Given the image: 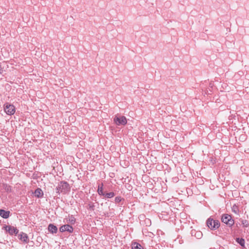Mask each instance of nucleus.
Returning <instances> with one entry per match:
<instances>
[{
	"label": "nucleus",
	"mask_w": 249,
	"mask_h": 249,
	"mask_svg": "<svg viewBox=\"0 0 249 249\" xmlns=\"http://www.w3.org/2000/svg\"><path fill=\"white\" fill-rule=\"evenodd\" d=\"M58 193H67L70 190L69 185L67 182L62 181L56 188Z\"/></svg>",
	"instance_id": "nucleus-1"
},
{
	"label": "nucleus",
	"mask_w": 249,
	"mask_h": 249,
	"mask_svg": "<svg viewBox=\"0 0 249 249\" xmlns=\"http://www.w3.org/2000/svg\"><path fill=\"white\" fill-rule=\"evenodd\" d=\"M207 225L211 230H214L219 227L220 222L219 221L214 220L210 217L207 220Z\"/></svg>",
	"instance_id": "nucleus-2"
},
{
	"label": "nucleus",
	"mask_w": 249,
	"mask_h": 249,
	"mask_svg": "<svg viewBox=\"0 0 249 249\" xmlns=\"http://www.w3.org/2000/svg\"><path fill=\"white\" fill-rule=\"evenodd\" d=\"M4 110L5 112L9 115H13L16 111L15 106L8 103L4 105Z\"/></svg>",
	"instance_id": "nucleus-3"
},
{
	"label": "nucleus",
	"mask_w": 249,
	"mask_h": 249,
	"mask_svg": "<svg viewBox=\"0 0 249 249\" xmlns=\"http://www.w3.org/2000/svg\"><path fill=\"white\" fill-rule=\"evenodd\" d=\"M114 123L118 125H124L127 124V119L124 116H115L114 118Z\"/></svg>",
	"instance_id": "nucleus-4"
},
{
	"label": "nucleus",
	"mask_w": 249,
	"mask_h": 249,
	"mask_svg": "<svg viewBox=\"0 0 249 249\" xmlns=\"http://www.w3.org/2000/svg\"><path fill=\"white\" fill-rule=\"evenodd\" d=\"M221 220L222 222L228 225L229 226H231L234 224V220L232 219L231 216L227 214L223 215Z\"/></svg>",
	"instance_id": "nucleus-5"
},
{
	"label": "nucleus",
	"mask_w": 249,
	"mask_h": 249,
	"mask_svg": "<svg viewBox=\"0 0 249 249\" xmlns=\"http://www.w3.org/2000/svg\"><path fill=\"white\" fill-rule=\"evenodd\" d=\"M4 228L5 230L11 235H13L14 234H17L18 233V230L15 227L7 226Z\"/></svg>",
	"instance_id": "nucleus-6"
},
{
	"label": "nucleus",
	"mask_w": 249,
	"mask_h": 249,
	"mask_svg": "<svg viewBox=\"0 0 249 249\" xmlns=\"http://www.w3.org/2000/svg\"><path fill=\"white\" fill-rule=\"evenodd\" d=\"M18 237L19 239L24 244L29 242V239L27 234L24 232H21L18 234Z\"/></svg>",
	"instance_id": "nucleus-7"
},
{
	"label": "nucleus",
	"mask_w": 249,
	"mask_h": 249,
	"mask_svg": "<svg viewBox=\"0 0 249 249\" xmlns=\"http://www.w3.org/2000/svg\"><path fill=\"white\" fill-rule=\"evenodd\" d=\"M59 230L61 232H64L67 231L70 233L72 232L73 231L72 227L69 225H63L60 228Z\"/></svg>",
	"instance_id": "nucleus-8"
},
{
	"label": "nucleus",
	"mask_w": 249,
	"mask_h": 249,
	"mask_svg": "<svg viewBox=\"0 0 249 249\" xmlns=\"http://www.w3.org/2000/svg\"><path fill=\"white\" fill-rule=\"evenodd\" d=\"M10 214V212L7 211H5L3 210H0V215L4 218H7Z\"/></svg>",
	"instance_id": "nucleus-9"
},
{
	"label": "nucleus",
	"mask_w": 249,
	"mask_h": 249,
	"mask_svg": "<svg viewBox=\"0 0 249 249\" xmlns=\"http://www.w3.org/2000/svg\"><path fill=\"white\" fill-rule=\"evenodd\" d=\"M34 194L35 196L37 198L41 197L43 196V192L40 188L36 189L35 190Z\"/></svg>",
	"instance_id": "nucleus-10"
},
{
	"label": "nucleus",
	"mask_w": 249,
	"mask_h": 249,
	"mask_svg": "<svg viewBox=\"0 0 249 249\" xmlns=\"http://www.w3.org/2000/svg\"><path fill=\"white\" fill-rule=\"evenodd\" d=\"M48 230L52 233H56L57 231V228L55 226L50 224L48 226Z\"/></svg>",
	"instance_id": "nucleus-11"
},
{
	"label": "nucleus",
	"mask_w": 249,
	"mask_h": 249,
	"mask_svg": "<svg viewBox=\"0 0 249 249\" xmlns=\"http://www.w3.org/2000/svg\"><path fill=\"white\" fill-rule=\"evenodd\" d=\"M98 193L100 195H105L103 192V184L102 183L100 185L98 186Z\"/></svg>",
	"instance_id": "nucleus-12"
},
{
	"label": "nucleus",
	"mask_w": 249,
	"mask_h": 249,
	"mask_svg": "<svg viewBox=\"0 0 249 249\" xmlns=\"http://www.w3.org/2000/svg\"><path fill=\"white\" fill-rule=\"evenodd\" d=\"M132 249H142L141 245L137 243H134L132 245Z\"/></svg>",
	"instance_id": "nucleus-13"
},
{
	"label": "nucleus",
	"mask_w": 249,
	"mask_h": 249,
	"mask_svg": "<svg viewBox=\"0 0 249 249\" xmlns=\"http://www.w3.org/2000/svg\"><path fill=\"white\" fill-rule=\"evenodd\" d=\"M236 241L239 244H240L242 246H244V244H245V240L244 239H242V238H237L236 239Z\"/></svg>",
	"instance_id": "nucleus-14"
},
{
	"label": "nucleus",
	"mask_w": 249,
	"mask_h": 249,
	"mask_svg": "<svg viewBox=\"0 0 249 249\" xmlns=\"http://www.w3.org/2000/svg\"><path fill=\"white\" fill-rule=\"evenodd\" d=\"M242 224L244 227H248L249 226V222L246 220H243L242 221Z\"/></svg>",
	"instance_id": "nucleus-15"
},
{
	"label": "nucleus",
	"mask_w": 249,
	"mask_h": 249,
	"mask_svg": "<svg viewBox=\"0 0 249 249\" xmlns=\"http://www.w3.org/2000/svg\"><path fill=\"white\" fill-rule=\"evenodd\" d=\"M106 196L107 198H111L114 196V194L113 192H110V193L106 194Z\"/></svg>",
	"instance_id": "nucleus-16"
},
{
	"label": "nucleus",
	"mask_w": 249,
	"mask_h": 249,
	"mask_svg": "<svg viewBox=\"0 0 249 249\" xmlns=\"http://www.w3.org/2000/svg\"><path fill=\"white\" fill-rule=\"evenodd\" d=\"M69 221L72 223L73 224L75 222V219L74 217H71L69 219Z\"/></svg>",
	"instance_id": "nucleus-17"
},
{
	"label": "nucleus",
	"mask_w": 249,
	"mask_h": 249,
	"mask_svg": "<svg viewBox=\"0 0 249 249\" xmlns=\"http://www.w3.org/2000/svg\"><path fill=\"white\" fill-rule=\"evenodd\" d=\"M121 200H122V198H121V197H116L115 198V201H116V202H120V201H121Z\"/></svg>",
	"instance_id": "nucleus-18"
},
{
	"label": "nucleus",
	"mask_w": 249,
	"mask_h": 249,
	"mask_svg": "<svg viewBox=\"0 0 249 249\" xmlns=\"http://www.w3.org/2000/svg\"><path fill=\"white\" fill-rule=\"evenodd\" d=\"M3 68L0 65V74H2L3 73Z\"/></svg>",
	"instance_id": "nucleus-19"
},
{
	"label": "nucleus",
	"mask_w": 249,
	"mask_h": 249,
	"mask_svg": "<svg viewBox=\"0 0 249 249\" xmlns=\"http://www.w3.org/2000/svg\"><path fill=\"white\" fill-rule=\"evenodd\" d=\"M232 210H233H233H235V209H234V207H233V208H232Z\"/></svg>",
	"instance_id": "nucleus-20"
},
{
	"label": "nucleus",
	"mask_w": 249,
	"mask_h": 249,
	"mask_svg": "<svg viewBox=\"0 0 249 249\" xmlns=\"http://www.w3.org/2000/svg\"><path fill=\"white\" fill-rule=\"evenodd\" d=\"M233 212L235 213H236V211L235 210H233Z\"/></svg>",
	"instance_id": "nucleus-21"
}]
</instances>
